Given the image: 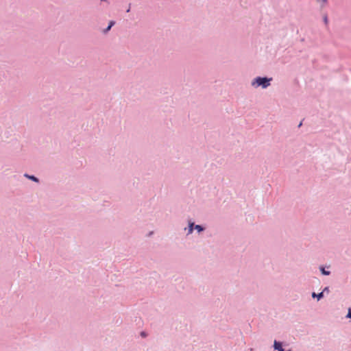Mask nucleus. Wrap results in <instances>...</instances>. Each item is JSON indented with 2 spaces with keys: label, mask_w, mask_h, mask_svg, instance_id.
Wrapping results in <instances>:
<instances>
[{
  "label": "nucleus",
  "mask_w": 351,
  "mask_h": 351,
  "mask_svg": "<svg viewBox=\"0 0 351 351\" xmlns=\"http://www.w3.org/2000/svg\"><path fill=\"white\" fill-rule=\"evenodd\" d=\"M272 80V77L267 76H257L252 80L251 85L255 88L261 87L263 89H265L271 85Z\"/></svg>",
  "instance_id": "nucleus-1"
},
{
  "label": "nucleus",
  "mask_w": 351,
  "mask_h": 351,
  "mask_svg": "<svg viewBox=\"0 0 351 351\" xmlns=\"http://www.w3.org/2000/svg\"><path fill=\"white\" fill-rule=\"evenodd\" d=\"M274 350L278 351H285L283 348V342L275 340L273 346Z\"/></svg>",
  "instance_id": "nucleus-2"
},
{
  "label": "nucleus",
  "mask_w": 351,
  "mask_h": 351,
  "mask_svg": "<svg viewBox=\"0 0 351 351\" xmlns=\"http://www.w3.org/2000/svg\"><path fill=\"white\" fill-rule=\"evenodd\" d=\"M116 22L115 21L111 20L109 21L108 26L102 30L103 34H108L111 28L115 25Z\"/></svg>",
  "instance_id": "nucleus-3"
},
{
  "label": "nucleus",
  "mask_w": 351,
  "mask_h": 351,
  "mask_svg": "<svg viewBox=\"0 0 351 351\" xmlns=\"http://www.w3.org/2000/svg\"><path fill=\"white\" fill-rule=\"evenodd\" d=\"M23 176L26 178H27L29 180H32V181H33V182H34L36 183H39L40 182L39 178H37L36 176H35L34 175H30V174H28V173H25Z\"/></svg>",
  "instance_id": "nucleus-4"
},
{
  "label": "nucleus",
  "mask_w": 351,
  "mask_h": 351,
  "mask_svg": "<svg viewBox=\"0 0 351 351\" xmlns=\"http://www.w3.org/2000/svg\"><path fill=\"white\" fill-rule=\"evenodd\" d=\"M195 222L191 221V220H189L188 221V232L187 235H189L193 233V230H195Z\"/></svg>",
  "instance_id": "nucleus-5"
},
{
  "label": "nucleus",
  "mask_w": 351,
  "mask_h": 351,
  "mask_svg": "<svg viewBox=\"0 0 351 351\" xmlns=\"http://www.w3.org/2000/svg\"><path fill=\"white\" fill-rule=\"evenodd\" d=\"M319 269L323 276H329L331 274L330 271L326 270V267L324 265H320Z\"/></svg>",
  "instance_id": "nucleus-6"
},
{
  "label": "nucleus",
  "mask_w": 351,
  "mask_h": 351,
  "mask_svg": "<svg viewBox=\"0 0 351 351\" xmlns=\"http://www.w3.org/2000/svg\"><path fill=\"white\" fill-rule=\"evenodd\" d=\"M311 296L313 298H317V300H320L324 298L323 292H320L318 293H316L315 292H313L311 294Z\"/></svg>",
  "instance_id": "nucleus-7"
},
{
  "label": "nucleus",
  "mask_w": 351,
  "mask_h": 351,
  "mask_svg": "<svg viewBox=\"0 0 351 351\" xmlns=\"http://www.w3.org/2000/svg\"><path fill=\"white\" fill-rule=\"evenodd\" d=\"M194 228H195V230H196L198 233H201L206 230V227L203 225L195 224Z\"/></svg>",
  "instance_id": "nucleus-8"
},
{
  "label": "nucleus",
  "mask_w": 351,
  "mask_h": 351,
  "mask_svg": "<svg viewBox=\"0 0 351 351\" xmlns=\"http://www.w3.org/2000/svg\"><path fill=\"white\" fill-rule=\"evenodd\" d=\"M346 318L351 319V307H349V308H348V313H347V315H346Z\"/></svg>",
  "instance_id": "nucleus-9"
},
{
  "label": "nucleus",
  "mask_w": 351,
  "mask_h": 351,
  "mask_svg": "<svg viewBox=\"0 0 351 351\" xmlns=\"http://www.w3.org/2000/svg\"><path fill=\"white\" fill-rule=\"evenodd\" d=\"M346 318L351 319V307H349V308H348V313H347V315H346Z\"/></svg>",
  "instance_id": "nucleus-10"
},
{
  "label": "nucleus",
  "mask_w": 351,
  "mask_h": 351,
  "mask_svg": "<svg viewBox=\"0 0 351 351\" xmlns=\"http://www.w3.org/2000/svg\"><path fill=\"white\" fill-rule=\"evenodd\" d=\"M322 292H323L324 295L325 293H328L330 292L329 287H324Z\"/></svg>",
  "instance_id": "nucleus-11"
},
{
  "label": "nucleus",
  "mask_w": 351,
  "mask_h": 351,
  "mask_svg": "<svg viewBox=\"0 0 351 351\" xmlns=\"http://www.w3.org/2000/svg\"><path fill=\"white\" fill-rule=\"evenodd\" d=\"M140 335L143 337V338H145L147 337L148 334L147 333V332L145 331H141V333H140Z\"/></svg>",
  "instance_id": "nucleus-12"
},
{
  "label": "nucleus",
  "mask_w": 351,
  "mask_h": 351,
  "mask_svg": "<svg viewBox=\"0 0 351 351\" xmlns=\"http://www.w3.org/2000/svg\"><path fill=\"white\" fill-rule=\"evenodd\" d=\"M324 23H325L326 25H327V24H328V16H327V15H325V16H324Z\"/></svg>",
  "instance_id": "nucleus-13"
},
{
  "label": "nucleus",
  "mask_w": 351,
  "mask_h": 351,
  "mask_svg": "<svg viewBox=\"0 0 351 351\" xmlns=\"http://www.w3.org/2000/svg\"><path fill=\"white\" fill-rule=\"evenodd\" d=\"M131 9V3H129L128 8H127L126 12H130Z\"/></svg>",
  "instance_id": "nucleus-14"
},
{
  "label": "nucleus",
  "mask_w": 351,
  "mask_h": 351,
  "mask_svg": "<svg viewBox=\"0 0 351 351\" xmlns=\"http://www.w3.org/2000/svg\"><path fill=\"white\" fill-rule=\"evenodd\" d=\"M317 1H322L324 4H326L328 2V0H317Z\"/></svg>",
  "instance_id": "nucleus-15"
},
{
  "label": "nucleus",
  "mask_w": 351,
  "mask_h": 351,
  "mask_svg": "<svg viewBox=\"0 0 351 351\" xmlns=\"http://www.w3.org/2000/svg\"><path fill=\"white\" fill-rule=\"evenodd\" d=\"M302 125V121L300 122L299 125H298V128H300Z\"/></svg>",
  "instance_id": "nucleus-16"
},
{
  "label": "nucleus",
  "mask_w": 351,
  "mask_h": 351,
  "mask_svg": "<svg viewBox=\"0 0 351 351\" xmlns=\"http://www.w3.org/2000/svg\"><path fill=\"white\" fill-rule=\"evenodd\" d=\"M101 1H105L108 3V0H101Z\"/></svg>",
  "instance_id": "nucleus-17"
},
{
  "label": "nucleus",
  "mask_w": 351,
  "mask_h": 351,
  "mask_svg": "<svg viewBox=\"0 0 351 351\" xmlns=\"http://www.w3.org/2000/svg\"><path fill=\"white\" fill-rule=\"evenodd\" d=\"M287 351H291V349H289V350H288Z\"/></svg>",
  "instance_id": "nucleus-18"
}]
</instances>
